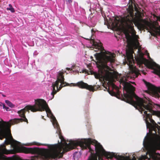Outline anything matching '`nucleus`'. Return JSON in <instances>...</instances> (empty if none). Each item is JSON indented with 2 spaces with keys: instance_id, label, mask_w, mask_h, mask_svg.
I'll return each instance as SVG.
<instances>
[{
  "instance_id": "20",
  "label": "nucleus",
  "mask_w": 160,
  "mask_h": 160,
  "mask_svg": "<svg viewBox=\"0 0 160 160\" xmlns=\"http://www.w3.org/2000/svg\"><path fill=\"white\" fill-rule=\"evenodd\" d=\"M3 103H2V102H0V106H2Z\"/></svg>"
},
{
  "instance_id": "1",
  "label": "nucleus",
  "mask_w": 160,
  "mask_h": 160,
  "mask_svg": "<svg viewBox=\"0 0 160 160\" xmlns=\"http://www.w3.org/2000/svg\"><path fill=\"white\" fill-rule=\"evenodd\" d=\"M134 62V59H127V64L129 66L130 71L125 77H122L120 80V84L123 85V89L127 92L123 93V100L133 105L142 113L144 111L147 118H148L150 122L153 124L155 122L152 118L151 115L149 113H147L146 111H144V109H145L153 115L155 114L156 112L152 109L153 106L151 103L148 102L146 101L138 96L134 92V87L127 82L128 79H134L138 77L140 74L138 70L136 67L133 66L132 63Z\"/></svg>"
},
{
  "instance_id": "15",
  "label": "nucleus",
  "mask_w": 160,
  "mask_h": 160,
  "mask_svg": "<svg viewBox=\"0 0 160 160\" xmlns=\"http://www.w3.org/2000/svg\"><path fill=\"white\" fill-rule=\"evenodd\" d=\"M32 145H36L37 146H40L41 145H46L45 144H42L41 143H39L36 142H34L32 143Z\"/></svg>"
},
{
  "instance_id": "25",
  "label": "nucleus",
  "mask_w": 160,
  "mask_h": 160,
  "mask_svg": "<svg viewBox=\"0 0 160 160\" xmlns=\"http://www.w3.org/2000/svg\"><path fill=\"white\" fill-rule=\"evenodd\" d=\"M42 118L43 119H44V116H42Z\"/></svg>"
},
{
  "instance_id": "2",
  "label": "nucleus",
  "mask_w": 160,
  "mask_h": 160,
  "mask_svg": "<svg viewBox=\"0 0 160 160\" xmlns=\"http://www.w3.org/2000/svg\"><path fill=\"white\" fill-rule=\"evenodd\" d=\"M134 4L133 0H129L128 7L131 9L128 11V14L122 19V24L124 27V33L128 41L131 37L129 34L130 31L133 33H135L133 23L138 28L143 30L148 29L149 28H151V23L141 18V15L140 13H136L134 15L133 9Z\"/></svg>"
},
{
  "instance_id": "11",
  "label": "nucleus",
  "mask_w": 160,
  "mask_h": 160,
  "mask_svg": "<svg viewBox=\"0 0 160 160\" xmlns=\"http://www.w3.org/2000/svg\"><path fill=\"white\" fill-rule=\"evenodd\" d=\"M5 103L9 107L11 108H13L15 107V105L12 103L11 102L8 100H6L5 101Z\"/></svg>"
},
{
  "instance_id": "9",
  "label": "nucleus",
  "mask_w": 160,
  "mask_h": 160,
  "mask_svg": "<svg viewBox=\"0 0 160 160\" xmlns=\"http://www.w3.org/2000/svg\"><path fill=\"white\" fill-rule=\"evenodd\" d=\"M147 60V59L145 58H143V57H141L138 58L136 59L137 63L140 65L144 63Z\"/></svg>"
},
{
  "instance_id": "23",
  "label": "nucleus",
  "mask_w": 160,
  "mask_h": 160,
  "mask_svg": "<svg viewBox=\"0 0 160 160\" xmlns=\"http://www.w3.org/2000/svg\"><path fill=\"white\" fill-rule=\"evenodd\" d=\"M131 83L133 84H135V83L134 82H131Z\"/></svg>"
},
{
  "instance_id": "27",
  "label": "nucleus",
  "mask_w": 160,
  "mask_h": 160,
  "mask_svg": "<svg viewBox=\"0 0 160 160\" xmlns=\"http://www.w3.org/2000/svg\"><path fill=\"white\" fill-rule=\"evenodd\" d=\"M17 142H18V143H19V142H17V141H16Z\"/></svg>"
},
{
  "instance_id": "3",
  "label": "nucleus",
  "mask_w": 160,
  "mask_h": 160,
  "mask_svg": "<svg viewBox=\"0 0 160 160\" xmlns=\"http://www.w3.org/2000/svg\"><path fill=\"white\" fill-rule=\"evenodd\" d=\"M145 119L147 128H151L152 134L157 138L154 140V137L150 136L145 137L143 142L144 147L147 150L145 156H143V159L148 160H160V154L156 153L157 149H160V126L156 124V126H152L151 123Z\"/></svg>"
},
{
  "instance_id": "4",
  "label": "nucleus",
  "mask_w": 160,
  "mask_h": 160,
  "mask_svg": "<svg viewBox=\"0 0 160 160\" xmlns=\"http://www.w3.org/2000/svg\"><path fill=\"white\" fill-rule=\"evenodd\" d=\"M105 54L107 55L102 54L101 52L96 53L94 56L97 60H98L101 65L99 66L101 73L102 75L104 74L106 71L105 69V68H108L107 66V63L108 62H110V64L111 63L114 62V58L115 57V55L114 53H112L110 52H106Z\"/></svg>"
},
{
  "instance_id": "17",
  "label": "nucleus",
  "mask_w": 160,
  "mask_h": 160,
  "mask_svg": "<svg viewBox=\"0 0 160 160\" xmlns=\"http://www.w3.org/2000/svg\"><path fill=\"white\" fill-rule=\"evenodd\" d=\"M98 76H97V75H95V77L96 78H98L99 77H100V74H98Z\"/></svg>"
},
{
  "instance_id": "14",
  "label": "nucleus",
  "mask_w": 160,
  "mask_h": 160,
  "mask_svg": "<svg viewBox=\"0 0 160 160\" xmlns=\"http://www.w3.org/2000/svg\"><path fill=\"white\" fill-rule=\"evenodd\" d=\"M45 110L46 111L47 114L48 113L50 114L51 113V111L48 107V105L47 106V108ZM47 115H48V114H47Z\"/></svg>"
},
{
  "instance_id": "7",
  "label": "nucleus",
  "mask_w": 160,
  "mask_h": 160,
  "mask_svg": "<svg viewBox=\"0 0 160 160\" xmlns=\"http://www.w3.org/2000/svg\"><path fill=\"white\" fill-rule=\"evenodd\" d=\"M76 86L80 88L86 89L92 92L95 91L99 87L98 85L97 86L96 85L93 86L89 85L87 83H85L82 81L77 82L76 84Z\"/></svg>"
},
{
  "instance_id": "13",
  "label": "nucleus",
  "mask_w": 160,
  "mask_h": 160,
  "mask_svg": "<svg viewBox=\"0 0 160 160\" xmlns=\"http://www.w3.org/2000/svg\"><path fill=\"white\" fill-rule=\"evenodd\" d=\"M108 92L112 96H116L117 95V94L112 91L109 90L108 89Z\"/></svg>"
},
{
  "instance_id": "8",
  "label": "nucleus",
  "mask_w": 160,
  "mask_h": 160,
  "mask_svg": "<svg viewBox=\"0 0 160 160\" xmlns=\"http://www.w3.org/2000/svg\"><path fill=\"white\" fill-rule=\"evenodd\" d=\"M92 34L90 33L88 36L84 38L87 40H90V42L91 44H92L93 48L96 49L95 50V51H97L99 50H100V51H101L104 49L103 47L102 46V44L101 42L100 43L97 42H95L94 39H92Z\"/></svg>"
},
{
  "instance_id": "22",
  "label": "nucleus",
  "mask_w": 160,
  "mask_h": 160,
  "mask_svg": "<svg viewBox=\"0 0 160 160\" xmlns=\"http://www.w3.org/2000/svg\"><path fill=\"white\" fill-rule=\"evenodd\" d=\"M2 94V96L3 97H6V95H4V94H3L2 93V94Z\"/></svg>"
},
{
  "instance_id": "26",
  "label": "nucleus",
  "mask_w": 160,
  "mask_h": 160,
  "mask_svg": "<svg viewBox=\"0 0 160 160\" xmlns=\"http://www.w3.org/2000/svg\"><path fill=\"white\" fill-rule=\"evenodd\" d=\"M0 94H2V92H0Z\"/></svg>"
},
{
  "instance_id": "12",
  "label": "nucleus",
  "mask_w": 160,
  "mask_h": 160,
  "mask_svg": "<svg viewBox=\"0 0 160 160\" xmlns=\"http://www.w3.org/2000/svg\"><path fill=\"white\" fill-rule=\"evenodd\" d=\"M9 8H8L7 9V10H10L12 12H14L15 10L11 4L9 5Z\"/></svg>"
},
{
  "instance_id": "19",
  "label": "nucleus",
  "mask_w": 160,
  "mask_h": 160,
  "mask_svg": "<svg viewBox=\"0 0 160 160\" xmlns=\"http://www.w3.org/2000/svg\"><path fill=\"white\" fill-rule=\"evenodd\" d=\"M157 18L158 21H160V17H157Z\"/></svg>"
},
{
  "instance_id": "16",
  "label": "nucleus",
  "mask_w": 160,
  "mask_h": 160,
  "mask_svg": "<svg viewBox=\"0 0 160 160\" xmlns=\"http://www.w3.org/2000/svg\"><path fill=\"white\" fill-rule=\"evenodd\" d=\"M5 109L7 111H10V110L9 108L8 107H7Z\"/></svg>"
},
{
  "instance_id": "6",
  "label": "nucleus",
  "mask_w": 160,
  "mask_h": 160,
  "mask_svg": "<svg viewBox=\"0 0 160 160\" xmlns=\"http://www.w3.org/2000/svg\"><path fill=\"white\" fill-rule=\"evenodd\" d=\"M35 102L34 105H30L32 112H42L45 111L47 106V104L45 101L42 99H38L35 100Z\"/></svg>"
},
{
  "instance_id": "10",
  "label": "nucleus",
  "mask_w": 160,
  "mask_h": 160,
  "mask_svg": "<svg viewBox=\"0 0 160 160\" xmlns=\"http://www.w3.org/2000/svg\"><path fill=\"white\" fill-rule=\"evenodd\" d=\"M152 28H154L155 30V32L160 35V27H156L154 25H152V24L151 27V28H149L147 30H148L149 28L151 29H152Z\"/></svg>"
},
{
  "instance_id": "24",
  "label": "nucleus",
  "mask_w": 160,
  "mask_h": 160,
  "mask_svg": "<svg viewBox=\"0 0 160 160\" xmlns=\"http://www.w3.org/2000/svg\"><path fill=\"white\" fill-rule=\"evenodd\" d=\"M93 29H92L91 30L92 32H93Z\"/></svg>"
},
{
  "instance_id": "18",
  "label": "nucleus",
  "mask_w": 160,
  "mask_h": 160,
  "mask_svg": "<svg viewBox=\"0 0 160 160\" xmlns=\"http://www.w3.org/2000/svg\"><path fill=\"white\" fill-rule=\"evenodd\" d=\"M2 106H3V109H6V108L7 107L5 106V105L4 103H3Z\"/></svg>"
},
{
  "instance_id": "5",
  "label": "nucleus",
  "mask_w": 160,
  "mask_h": 160,
  "mask_svg": "<svg viewBox=\"0 0 160 160\" xmlns=\"http://www.w3.org/2000/svg\"><path fill=\"white\" fill-rule=\"evenodd\" d=\"M66 71H64L63 70L60 71L57 76V79L55 82L52 83V92L51 95H52V98H53L54 95L58 92L63 87L69 86V84L64 82V74Z\"/></svg>"
},
{
  "instance_id": "21",
  "label": "nucleus",
  "mask_w": 160,
  "mask_h": 160,
  "mask_svg": "<svg viewBox=\"0 0 160 160\" xmlns=\"http://www.w3.org/2000/svg\"><path fill=\"white\" fill-rule=\"evenodd\" d=\"M66 69L68 70H72V69H71V68H66Z\"/></svg>"
}]
</instances>
